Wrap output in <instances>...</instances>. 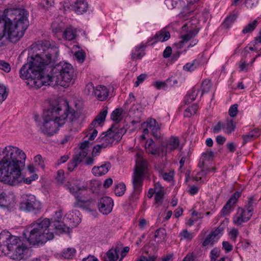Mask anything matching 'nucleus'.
<instances>
[{"label":"nucleus","instance_id":"f257e3e1","mask_svg":"<svg viewBox=\"0 0 261 261\" xmlns=\"http://www.w3.org/2000/svg\"><path fill=\"white\" fill-rule=\"evenodd\" d=\"M36 53L24 64L19 71L22 79L30 80L38 87L41 85L68 86L73 79L74 69L66 62H60L54 66L50 74H45L46 66L55 62L59 56V49L47 40L42 41L33 48Z\"/></svg>","mask_w":261,"mask_h":261},{"label":"nucleus","instance_id":"f03ea898","mask_svg":"<svg viewBox=\"0 0 261 261\" xmlns=\"http://www.w3.org/2000/svg\"><path fill=\"white\" fill-rule=\"evenodd\" d=\"M0 161V181L12 186L21 181V171L25 166L26 155L17 147L8 146L3 151Z\"/></svg>","mask_w":261,"mask_h":261},{"label":"nucleus","instance_id":"7ed1b4c3","mask_svg":"<svg viewBox=\"0 0 261 261\" xmlns=\"http://www.w3.org/2000/svg\"><path fill=\"white\" fill-rule=\"evenodd\" d=\"M78 113L70 108L68 101L65 100L63 105L51 107L44 112V122L40 127V131L46 136L51 137L65 123V120L67 118L72 125L73 124L78 123Z\"/></svg>","mask_w":261,"mask_h":261},{"label":"nucleus","instance_id":"20e7f679","mask_svg":"<svg viewBox=\"0 0 261 261\" xmlns=\"http://www.w3.org/2000/svg\"><path fill=\"white\" fill-rule=\"evenodd\" d=\"M10 17L0 21V25L7 31L8 38L13 43L18 41L23 35L29 25V13L24 9H16L8 14Z\"/></svg>","mask_w":261,"mask_h":261},{"label":"nucleus","instance_id":"39448f33","mask_svg":"<svg viewBox=\"0 0 261 261\" xmlns=\"http://www.w3.org/2000/svg\"><path fill=\"white\" fill-rule=\"evenodd\" d=\"M50 221L48 218H40L32 223L23 232V236L30 244L42 245L54 238L50 229Z\"/></svg>","mask_w":261,"mask_h":261},{"label":"nucleus","instance_id":"423d86ee","mask_svg":"<svg viewBox=\"0 0 261 261\" xmlns=\"http://www.w3.org/2000/svg\"><path fill=\"white\" fill-rule=\"evenodd\" d=\"M65 187L76 199L73 203L74 207L88 209L94 205L95 200L88 198L87 194L84 193L89 189L87 185L82 184L80 180L75 179L67 182Z\"/></svg>","mask_w":261,"mask_h":261},{"label":"nucleus","instance_id":"0eeeda50","mask_svg":"<svg viewBox=\"0 0 261 261\" xmlns=\"http://www.w3.org/2000/svg\"><path fill=\"white\" fill-rule=\"evenodd\" d=\"M137 155L138 159L136 161L133 180L134 190L129 198L130 203L135 202L139 198V195L142 190L145 170L147 166V161L139 154H137Z\"/></svg>","mask_w":261,"mask_h":261},{"label":"nucleus","instance_id":"6e6552de","mask_svg":"<svg viewBox=\"0 0 261 261\" xmlns=\"http://www.w3.org/2000/svg\"><path fill=\"white\" fill-rule=\"evenodd\" d=\"M20 208L25 212L36 215L41 212L42 204L35 195L23 194L20 203Z\"/></svg>","mask_w":261,"mask_h":261},{"label":"nucleus","instance_id":"1a4fd4ad","mask_svg":"<svg viewBox=\"0 0 261 261\" xmlns=\"http://www.w3.org/2000/svg\"><path fill=\"white\" fill-rule=\"evenodd\" d=\"M117 128H118L117 124H113L107 132L103 133L98 138V142L101 143L103 148L111 146L116 140L112 132L113 129H116Z\"/></svg>","mask_w":261,"mask_h":261},{"label":"nucleus","instance_id":"9d476101","mask_svg":"<svg viewBox=\"0 0 261 261\" xmlns=\"http://www.w3.org/2000/svg\"><path fill=\"white\" fill-rule=\"evenodd\" d=\"M113 206V201L108 196L101 197L98 203L99 211L105 215L109 214L112 211Z\"/></svg>","mask_w":261,"mask_h":261},{"label":"nucleus","instance_id":"9b49d317","mask_svg":"<svg viewBox=\"0 0 261 261\" xmlns=\"http://www.w3.org/2000/svg\"><path fill=\"white\" fill-rule=\"evenodd\" d=\"M31 255V250L22 244L18 245L15 248L14 255L16 259H26Z\"/></svg>","mask_w":261,"mask_h":261},{"label":"nucleus","instance_id":"f8f14e48","mask_svg":"<svg viewBox=\"0 0 261 261\" xmlns=\"http://www.w3.org/2000/svg\"><path fill=\"white\" fill-rule=\"evenodd\" d=\"M170 37V33L165 29H162L161 31L158 32L153 37H150L148 39L147 43H148L152 41H153V42L151 43L152 45L159 41L164 42L168 40Z\"/></svg>","mask_w":261,"mask_h":261},{"label":"nucleus","instance_id":"ddd939ff","mask_svg":"<svg viewBox=\"0 0 261 261\" xmlns=\"http://www.w3.org/2000/svg\"><path fill=\"white\" fill-rule=\"evenodd\" d=\"M198 1L199 0H190V2L182 8L179 14L180 17L185 20L188 19L195 11V8L192 7L194 3Z\"/></svg>","mask_w":261,"mask_h":261},{"label":"nucleus","instance_id":"4468645a","mask_svg":"<svg viewBox=\"0 0 261 261\" xmlns=\"http://www.w3.org/2000/svg\"><path fill=\"white\" fill-rule=\"evenodd\" d=\"M145 148L148 154L159 156L161 155L159 148L156 147L155 142L151 139H148L145 144Z\"/></svg>","mask_w":261,"mask_h":261},{"label":"nucleus","instance_id":"2eb2a0df","mask_svg":"<svg viewBox=\"0 0 261 261\" xmlns=\"http://www.w3.org/2000/svg\"><path fill=\"white\" fill-rule=\"evenodd\" d=\"M94 94L99 100L103 101L108 96L109 90L105 86L99 85L95 87Z\"/></svg>","mask_w":261,"mask_h":261},{"label":"nucleus","instance_id":"dca6fc26","mask_svg":"<svg viewBox=\"0 0 261 261\" xmlns=\"http://www.w3.org/2000/svg\"><path fill=\"white\" fill-rule=\"evenodd\" d=\"M111 164L109 162L100 166H94L92 169V173L96 176H101L106 174L110 170Z\"/></svg>","mask_w":261,"mask_h":261},{"label":"nucleus","instance_id":"f3484780","mask_svg":"<svg viewBox=\"0 0 261 261\" xmlns=\"http://www.w3.org/2000/svg\"><path fill=\"white\" fill-rule=\"evenodd\" d=\"M147 126L151 129L152 134L154 138L158 139L160 137V127L155 119H151L147 123Z\"/></svg>","mask_w":261,"mask_h":261},{"label":"nucleus","instance_id":"a211bd4d","mask_svg":"<svg viewBox=\"0 0 261 261\" xmlns=\"http://www.w3.org/2000/svg\"><path fill=\"white\" fill-rule=\"evenodd\" d=\"M241 214L239 215H236L233 217V222L238 225L249 221L251 217V215L249 214L248 216L246 212L244 209H241Z\"/></svg>","mask_w":261,"mask_h":261},{"label":"nucleus","instance_id":"6ab92c4d","mask_svg":"<svg viewBox=\"0 0 261 261\" xmlns=\"http://www.w3.org/2000/svg\"><path fill=\"white\" fill-rule=\"evenodd\" d=\"M88 7V3L85 0H78L73 5V9L77 14H82L86 12Z\"/></svg>","mask_w":261,"mask_h":261},{"label":"nucleus","instance_id":"aec40b11","mask_svg":"<svg viewBox=\"0 0 261 261\" xmlns=\"http://www.w3.org/2000/svg\"><path fill=\"white\" fill-rule=\"evenodd\" d=\"M198 29H194L189 31L187 33L181 36V40L179 42L178 47L181 48L183 46L184 43L188 42L191 39L194 38L198 33Z\"/></svg>","mask_w":261,"mask_h":261},{"label":"nucleus","instance_id":"412c9836","mask_svg":"<svg viewBox=\"0 0 261 261\" xmlns=\"http://www.w3.org/2000/svg\"><path fill=\"white\" fill-rule=\"evenodd\" d=\"M179 145V140L178 137L171 136L166 142L165 146L167 149L170 152L176 149Z\"/></svg>","mask_w":261,"mask_h":261},{"label":"nucleus","instance_id":"4be33fe9","mask_svg":"<svg viewBox=\"0 0 261 261\" xmlns=\"http://www.w3.org/2000/svg\"><path fill=\"white\" fill-rule=\"evenodd\" d=\"M120 248L118 246H116L115 248H111L108 250L106 254V256L108 261H117L119 258V253Z\"/></svg>","mask_w":261,"mask_h":261},{"label":"nucleus","instance_id":"5701e85b","mask_svg":"<svg viewBox=\"0 0 261 261\" xmlns=\"http://www.w3.org/2000/svg\"><path fill=\"white\" fill-rule=\"evenodd\" d=\"M76 36V29L72 27L67 28L63 33V37L64 39L71 41L75 38Z\"/></svg>","mask_w":261,"mask_h":261},{"label":"nucleus","instance_id":"b1692460","mask_svg":"<svg viewBox=\"0 0 261 261\" xmlns=\"http://www.w3.org/2000/svg\"><path fill=\"white\" fill-rule=\"evenodd\" d=\"M259 135V131L257 128L250 131L247 134L242 136V139L243 140V144L244 145L247 142L254 140L257 138Z\"/></svg>","mask_w":261,"mask_h":261},{"label":"nucleus","instance_id":"393cba45","mask_svg":"<svg viewBox=\"0 0 261 261\" xmlns=\"http://www.w3.org/2000/svg\"><path fill=\"white\" fill-rule=\"evenodd\" d=\"M55 230L57 234H60L63 232H70L71 229L69 226L65 225L63 223H55L54 224Z\"/></svg>","mask_w":261,"mask_h":261},{"label":"nucleus","instance_id":"a878e982","mask_svg":"<svg viewBox=\"0 0 261 261\" xmlns=\"http://www.w3.org/2000/svg\"><path fill=\"white\" fill-rule=\"evenodd\" d=\"M219 237H216L212 232L210 233L204 240L202 243L203 247H206L207 246H213L214 244L217 242Z\"/></svg>","mask_w":261,"mask_h":261},{"label":"nucleus","instance_id":"bb28decb","mask_svg":"<svg viewBox=\"0 0 261 261\" xmlns=\"http://www.w3.org/2000/svg\"><path fill=\"white\" fill-rule=\"evenodd\" d=\"M126 128L124 127L119 128V125L118 124V128L113 129L112 133L114 135V137L117 141L120 140L122 136L126 133Z\"/></svg>","mask_w":261,"mask_h":261},{"label":"nucleus","instance_id":"cd10ccee","mask_svg":"<svg viewBox=\"0 0 261 261\" xmlns=\"http://www.w3.org/2000/svg\"><path fill=\"white\" fill-rule=\"evenodd\" d=\"M11 236V234L6 230H4L0 233V242L3 243L4 247L8 246L10 247V245H8V242Z\"/></svg>","mask_w":261,"mask_h":261},{"label":"nucleus","instance_id":"c85d7f7f","mask_svg":"<svg viewBox=\"0 0 261 261\" xmlns=\"http://www.w3.org/2000/svg\"><path fill=\"white\" fill-rule=\"evenodd\" d=\"M20 242V239L18 237L11 235L9 242H8V245L10 246V247L6 246V248L10 251H12L14 249V246L17 247Z\"/></svg>","mask_w":261,"mask_h":261},{"label":"nucleus","instance_id":"c756f323","mask_svg":"<svg viewBox=\"0 0 261 261\" xmlns=\"http://www.w3.org/2000/svg\"><path fill=\"white\" fill-rule=\"evenodd\" d=\"M108 113V110L107 108L103 109L100 113L98 114L95 118L94 119V121L97 124L98 123L100 125L101 123H103L105 121V119L106 116Z\"/></svg>","mask_w":261,"mask_h":261},{"label":"nucleus","instance_id":"7c9ffc66","mask_svg":"<svg viewBox=\"0 0 261 261\" xmlns=\"http://www.w3.org/2000/svg\"><path fill=\"white\" fill-rule=\"evenodd\" d=\"M123 112V110L121 108L116 109L112 113L111 117V119L116 122L115 124H118L120 121L121 118H120Z\"/></svg>","mask_w":261,"mask_h":261},{"label":"nucleus","instance_id":"2f4dec72","mask_svg":"<svg viewBox=\"0 0 261 261\" xmlns=\"http://www.w3.org/2000/svg\"><path fill=\"white\" fill-rule=\"evenodd\" d=\"M198 108V105L197 103L193 104L186 109L184 112V116L187 117H190L192 115L196 113Z\"/></svg>","mask_w":261,"mask_h":261},{"label":"nucleus","instance_id":"473e14b6","mask_svg":"<svg viewBox=\"0 0 261 261\" xmlns=\"http://www.w3.org/2000/svg\"><path fill=\"white\" fill-rule=\"evenodd\" d=\"M254 197L253 196H251L249 198L248 201L247 203L245 205L246 213L247 215L249 216V214L252 216L253 211V204H254Z\"/></svg>","mask_w":261,"mask_h":261},{"label":"nucleus","instance_id":"72a5a7b5","mask_svg":"<svg viewBox=\"0 0 261 261\" xmlns=\"http://www.w3.org/2000/svg\"><path fill=\"white\" fill-rule=\"evenodd\" d=\"M237 18L236 14H232L228 16L222 24V27L224 29H228L230 25L235 21Z\"/></svg>","mask_w":261,"mask_h":261},{"label":"nucleus","instance_id":"f704fd0d","mask_svg":"<svg viewBox=\"0 0 261 261\" xmlns=\"http://www.w3.org/2000/svg\"><path fill=\"white\" fill-rule=\"evenodd\" d=\"M7 194L5 193L0 194V206L3 207H8L10 204L9 200L8 199Z\"/></svg>","mask_w":261,"mask_h":261},{"label":"nucleus","instance_id":"c9c22d12","mask_svg":"<svg viewBox=\"0 0 261 261\" xmlns=\"http://www.w3.org/2000/svg\"><path fill=\"white\" fill-rule=\"evenodd\" d=\"M212 87V84L211 83V82L209 80H204L201 85V95L202 96L203 94L205 93H207L211 88Z\"/></svg>","mask_w":261,"mask_h":261},{"label":"nucleus","instance_id":"e433bc0d","mask_svg":"<svg viewBox=\"0 0 261 261\" xmlns=\"http://www.w3.org/2000/svg\"><path fill=\"white\" fill-rule=\"evenodd\" d=\"M125 191V185L123 183L118 184L114 190L115 194L116 196H121L124 194Z\"/></svg>","mask_w":261,"mask_h":261},{"label":"nucleus","instance_id":"4c0bfd02","mask_svg":"<svg viewBox=\"0 0 261 261\" xmlns=\"http://www.w3.org/2000/svg\"><path fill=\"white\" fill-rule=\"evenodd\" d=\"M233 204L231 202H229V200L223 206L221 212V215L223 216H227L232 211V205Z\"/></svg>","mask_w":261,"mask_h":261},{"label":"nucleus","instance_id":"58836bf2","mask_svg":"<svg viewBox=\"0 0 261 261\" xmlns=\"http://www.w3.org/2000/svg\"><path fill=\"white\" fill-rule=\"evenodd\" d=\"M257 23V20H254L252 22L247 24L243 30V34H246L252 32L256 28Z\"/></svg>","mask_w":261,"mask_h":261},{"label":"nucleus","instance_id":"ea45409f","mask_svg":"<svg viewBox=\"0 0 261 261\" xmlns=\"http://www.w3.org/2000/svg\"><path fill=\"white\" fill-rule=\"evenodd\" d=\"M191 153L190 151H182L180 153V156L181 157V159L179 161V164H180V167L181 168L184 165L185 162L188 160L190 156H191Z\"/></svg>","mask_w":261,"mask_h":261},{"label":"nucleus","instance_id":"a19ab883","mask_svg":"<svg viewBox=\"0 0 261 261\" xmlns=\"http://www.w3.org/2000/svg\"><path fill=\"white\" fill-rule=\"evenodd\" d=\"M75 252L74 248H68L63 252L62 256L65 258L70 259L75 255Z\"/></svg>","mask_w":261,"mask_h":261},{"label":"nucleus","instance_id":"79ce46f5","mask_svg":"<svg viewBox=\"0 0 261 261\" xmlns=\"http://www.w3.org/2000/svg\"><path fill=\"white\" fill-rule=\"evenodd\" d=\"M8 92L6 87L3 85H0V103L3 102L7 97Z\"/></svg>","mask_w":261,"mask_h":261},{"label":"nucleus","instance_id":"37998d69","mask_svg":"<svg viewBox=\"0 0 261 261\" xmlns=\"http://www.w3.org/2000/svg\"><path fill=\"white\" fill-rule=\"evenodd\" d=\"M172 81V79L169 78L165 82L156 81L154 83V86L157 89H160L161 88L167 87V84Z\"/></svg>","mask_w":261,"mask_h":261},{"label":"nucleus","instance_id":"c03bdc74","mask_svg":"<svg viewBox=\"0 0 261 261\" xmlns=\"http://www.w3.org/2000/svg\"><path fill=\"white\" fill-rule=\"evenodd\" d=\"M0 69L9 72L11 70L10 65L3 60H0Z\"/></svg>","mask_w":261,"mask_h":261},{"label":"nucleus","instance_id":"a18cd8bd","mask_svg":"<svg viewBox=\"0 0 261 261\" xmlns=\"http://www.w3.org/2000/svg\"><path fill=\"white\" fill-rule=\"evenodd\" d=\"M238 105L237 104H234L229 109V114L230 117H236L238 113Z\"/></svg>","mask_w":261,"mask_h":261},{"label":"nucleus","instance_id":"49530a36","mask_svg":"<svg viewBox=\"0 0 261 261\" xmlns=\"http://www.w3.org/2000/svg\"><path fill=\"white\" fill-rule=\"evenodd\" d=\"M225 228V224L224 223H222L220 225H219L217 229H216L214 231L212 232V233L216 237H219V235L220 234H222V232L224 231Z\"/></svg>","mask_w":261,"mask_h":261},{"label":"nucleus","instance_id":"de8ad7c7","mask_svg":"<svg viewBox=\"0 0 261 261\" xmlns=\"http://www.w3.org/2000/svg\"><path fill=\"white\" fill-rule=\"evenodd\" d=\"M76 60L81 63H83L85 60V56L83 51H77L74 54Z\"/></svg>","mask_w":261,"mask_h":261},{"label":"nucleus","instance_id":"09e8293b","mask_svg":"<svg viewBox=\"0 0 261 261\" xmlns=\"http://www.w3.org/2000/svg\"><path fill=\"white\" fill-rule=\"evenodd\" d=\"M241 192L236 191L229 199V202H231L232 204L236 203L238 200V199L241 196Z\"/></svg>","mask_w":261,"mask_h":261},{"label":"nucleus","instance_id":"8fccbe9b","mask_svg":"<svg viewBox=\"0 0 261 261\" xmlns=\"http://www.w3.org/2000/svg\"><path fill=\"white\" fill-rule=\"evenodd\" d=\"M164 193L160 189L158 191L155 193L154 200L155 203L161 202L162 203V200L163 198Z\"/></svg>","mask_w":261,"mask_h":261},{"label":"nucleus","instance_id":"3c124183","mask_svg":"<svg viewBox=\"0 0 261 261\" xmlns=\"http://www.w3.org/2000/svg\"><path fill=\"white\" fill-rule=\"evenodd\" d=\"M56 179L60 183H63L64 181V171L63 170L58 171Z\"/></svg>","mask_w":261,"mask_h":261},{"label":"nucleus","instance_id":"603ef678","mask_svg":"<svg viewBox=\"0 0 261 261\" xmlns=\"http://www.w3.org/2000/svg\"><path fill=\"white\" fill-rule=\"evenodd\" d=\"M54 0H42L41 5L44 8L48 9L54 5Z\"/></svg>","mask_w":261,"mask_h":261},{"label":"nucleus","instance_id":"864d4df0","mask_svg":"<svg viewBox=\"0 0 261 261\" xmlns=\"http://www.w3.org/2000/svg\"><path fill=\"white\" fill-rule=\"evenodd\" d=\"M35 162L36 164L40 166L42 168H44L45 165L44 162L42 160V158L40 154L37 155L34 158Z\"/></svg>","mask_w":261,"mask_h":261},{"label":"nucleus","instance_id":"5fc2aeb1","mask_svg":"<svg viewBox=\"0 0 261 261\" xmlns=\"http://www.w3.org/2000/svg\"><path fill=\"white\" fill-rule=\"evenodd\" d=\"M63 216V211L62 210H60L56 212L55 213V220L53 222L54 223H60L61 222V219Z\"/></svg>","mask_w":261,"mask_h":261},{"label":"nucleus","instance_id":"6e6d98bb","mask_svg":"<svg viewBox=\"0 0 261 261\" xmlns=\"http://www.w3.org/2000/svg\"><path fill=\"white\" fill-rule=\"evenodd\" d=\"M51 28L53 32L55 34H57L59 32H61L62 31V26L57 24V23H53L51 25Z\"/></svg>","mask_w":261,"mask_h":261},{"label":"nucleus","instance_id":"4d7b16f0","mask_svg":"<svg viewBox=\"0 0 261 261\" xmlns=\"http://www.w3.org/2000/svg\"><path fill=\"white\" fill-rule=\"evenodd\" d=\"M38 177L37 174H33L30 177H27L23 179V182L28 185H29L32 183V182L34 180H35Z\"/></svg>","mask_w":261,"mask_h":261},{"label":"nucleus","instance_id":"13d9d810","mask_svg":"<svg viewBox=\"0 0 261 261\" xmlns=\"http://www.w3.org/2000/svg\"><path fill=\"white\" fill-rule=\"evenodd\" d=\"M103 147H102V144H97L96 146H95L93 148L92 152L93 156H96L98 155L100 152L101 149Z\"/></svg>","mask_w":261,"mask_h":261},{"label":"nucleus","instance_id":"bf43d9fd","mask_svg":"<svg viewBox=\"0 0 261 261\" xmlns=\"http://www.w3.org/2000/svg\"><path fill=\"white\" fill-rule=\"evenodd\" d=\"M222 247L226 252H230L233 248V246L227 241L222 242Z\"/></svg>","mask_w":261,"mask_h":261},{"label":"nucleus","instance_id":"052dcab7","mask_svg":"<svg viewBox=\"0 0 261 261\" xmlns=\"http://www.w3.org/2000/svg\"><path fill=\"white\" fill-rule=\"evenodd\" d=\"M249 64L247 63L245 61L241 60L239 64L240 71H247V67Z\"/></svg>","mask_w":261,"mask_h":261},{"label":"nucleus","instance_id":"680f3d73","mask_svg":"<svg viewBox=\"0 0 261 261\" xmlns=\"http://www.w3.org/2000/svg\"><path fill=\"white\" fill-rule=\"evenodd\" d=\"M147 77L146 74H141L139 75L137 78V81L135 83V86L138 87L139 84L142 83Z\"/></svg>","mask_w":261,"mask_h":261},{"label":"nucleus","instance_id":"e2e57ef3","mask_svg":"<svg viewBox=\"0 0 261 261\" xmlns=\"http://www.w3.org/2000/svg\"><path fill=\"white\" fill-rule=\"evenodd\" d=\"M162 177L165 180L170 181L173 179V172H166L163 174Z\"/></svg>","mask_w":261,"mask_h":261},{"label":"nucleus","instance_id":"0e129e2a","mask_svg":"<svg viewBox=\"0 0 261 261\" xmlns=\"http://www.w3.org/2000/svg\"><path fill=\"white\" fill-rule=\"evenodd\" d=\"M94 87L93 86L92 83H91L86 85L85 91L87 94L89 95L91 93H94Z\"/></svg>","mask_w":261,"mask_h":261},{"label":"nucleus","instance_id":"69168bd1","mask_svg":"<svg viewBox=\"0 0 261 261\" xmlns=\"http://www.w3.org/2000/svg\"><path fill=\"white\" fill-rule=\"evenodd\" d=\"M236 128V125L232 120H230L227 123V129L229 131V133H231L232 131L234 130Z\"/></svg>","mask_w":261,"mask_h":261},{"label":"nucleus","instance_id":"338daca9","mask_svg":"<svg viewBox=\"0 0 261 261\" xmlns=\"http://www.w3.org/2000/svg\"><path fill=\"white\" fill-rule=\"evenodd\" d=\"M196 68V66L194 63H188L184 66V70L188 71H191Z\"/></svg>","mask_w":261,"mask_h":261},{"label":"nucleus","instance_id":"774afa93","mask_svg":"<svg viewBox=\"0 0 261 261\" xmlns=\"http://www.w3.org/2000/svg\"><path fill=\"white\" fill-rule=\"evenodd\" d=\"M156 256L155 255L149 256L148 257L142 255L139 258V261H155Z\"/></svg>","mask_w":261,"mask_h":261}]
</instances>
